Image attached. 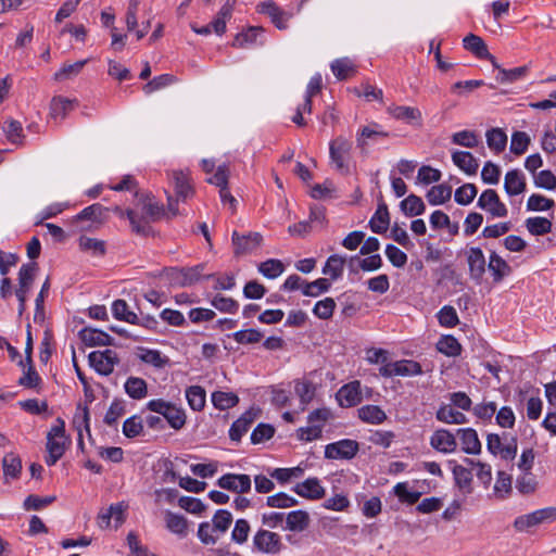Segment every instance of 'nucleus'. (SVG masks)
Here are the masks:
<instances>
[{
    "label": "nucleus",
    "instance_id": "nucleus-62",
    "mask_svg": "<svg viewBox=\"0 0 556 556\" xmlns=\"http://www.w3.org/2000/svg\"><path fill=\"white\" fill-rule=\"evenodd\" d=\"M554 205V200L536 193L530 195L527 202L528 211H548Z\"/></svg>",
    "mask_w": 556,
    "mask_h": 556
},
{
    "label": "nucleus",
    "instance_id": "nucleus-29",
    "mask_svg": "<svg viewBox=\"0 0 556 556\" xmlns=\"http://www.w3.org/2000/svg\"><path fill=\"white\" fill-rule=\"evenodd\" d=\"M255 419V414L251 410L245 412L230 427L229 437L232 441H240L243 434L249 430Z\"/></svg>",
    "mask_w": 556,
    "mask_h": 556
},
{
    "label": "nucleus",
    "instance_id": "nucleus-5",
    "mask_svg": "<svg viewBox=\"0 0 556 556\" xmlns=\"http://www.w3.org/2000/svg\"><path fill=\"white\" fill-rule=\"evenodd\" d=\"M173 180L175 186L176 200L173 197L167 198V207L169 215L176 216L178 214V210L175 206L177 201H186L188 198L192 197L194 190L190 185L189 177L186 173L181 170H177L173 173Z\"/></svg>",
    "mask_w": 556,
    "mask_h": 556
},
{
    "label": "nucleus",
    "instance_id": "nucleus-45",
    "mask_svg": "<svg viewBox=\"0 0 556 556\" xmlns=\"http://www.w3.org/2000/svg\"><path fill=\"white\" fill-rule=\"evenodd\" d=\"M2 468L5 477L17 479L22 470V460L15 453H8L2 459Z\"/></svg>",
    "mask_w": 556,
    "mask_h": 556
},
{
    "label": "nucleus",
    "instance_id": "nucleus-25",
    "mask_svg": "<svg viewBox=\"0 0 556 556\" xmlns=\"http://www.w3.org/2000/svg\"><path fill=\"white\" fill-rule=\"evenodd\" d=\"M388 113L395 119L405 121L407 123L421 122V112L417 108L405 105H391Z\"/></svg>",
    "mask_w": 556,
    "mask_h": 556
},
{
    "label": "nucleus",
    "instance_id": "nucleus-37",
    "mask_svg": "<svg viewBox=\"0 0 556 556\" xmlns=\"http://www.w3.org/2000/svg\"><path fill=\"white\" fill-rule=\"evenodd\" d=\"M453 476L456 485L460 489V491L464 494H470L472 492V473L469 469L465 468L462 465H455L453 467Z\"/></svg>",
    "mask_w": 556,
    "mask_h": 556
},
{
    "label": "nucleus",
    "instance_id": "nucleus-2",
    "mask_svg": "<svg viewBox=\"0 0 556 556\" xmlns=\"http://www.w3.org/2000/svg\"><path fill=\"white\" fill-rule=\"evenodd\" d=\"M67 437L65 435V422L58 418L47 435L46 464L53 466L64 455L66 450Z\"/></svg>",
    "mask_w": 556,
    "mask_h": 556
},
{
    "label": "nucleus",
    "instance_id": "nucleus-42",
    "mask_svg": "<svg viewBox=\"0 0 556 556\" xmlns=\"http://www.w3.org/2000/svg\"><path fill=\"white\" fill-rule=\"evenodd\" d=\"M139 351L140 353L138 357L140 358V361L149 365H152L155 368H163L169 363L168 357L162 355V353L157 350L140 348Z\"/></svg>",
    "mask_w": 556,
    "mask_h": 556
},
{
    "label": "nucleus",
    "instance_id": "nucleus-56",
    "mask_svg": "<svg viewBox=\"0 0 556 556\" xmlns=\"http://www.w3.org/2000/svg\"><path fill=\"white\" fill-rule=\"evenodd\" d=\"M211 304L222 313L235 314L239 309V303L232 298H227L222 294H216Z\"/></svg>",
    "mask_w": 556,
    "mask_h": 556
},
{
    "label": "nucleus",
    "instance_id": "nucleus-27",
    "mask_svg": "<svg viewBox=\"0 0 556 556\" xmlns=\"http://www.w3.org/2000/svg\"><path fill=\"white\" fill-rule=\"evenodd\" d=\"M294 392L300 399V403L302 404V409L314 400L316 394V386L307 379H296L294 380Z\"/></svg>",
    "mask_w": 556,
    "mask_h": 556
},
{
    "label": "nucleus",
    "instance_id": "nucleus-58",
    "mask_svg": "<svg viewBox=\"0 0 556 556\" xmlns=\"http://www.w3.org/2000/svg\"><path fill=\"white\" fill-rule=\"evenodd\" d=\"M511 492V476L505 471H498L494 484V494L498 498H505Z\"/></svg>",
    "mask_w": 556,
    "mask_h": 556
},
{
    "label": "nucleus",
    "instance_id": "nucleus-57",
    "mask_svg": "<svg viewBox=\"0 0 556 556\" xmlns=\"http://www.w3.org/2000/svg\"><path fill=\"white\" fill-rule=\"evenodd\" d=\"M331 288V283L326 278H319L315 281L307 282L304 285L303 288V294L306 296H313L316 298L320 295L321 293H325L329 291Z\"/></svg>",
    "mask_w": 556,
    "mask_h": 556
},
{
    "label": "nucleus",
    "instance_id": "nucleus-50",
    "mask_svg": "<svg viewBox=\"0 0 556 556\" xmlns=\"http://www.w3.org/2000/svg\"><path fill=\"white\" fill-rule=\"evenodd\" d=\"M437 349L440 353L446 356H458L462 352V345L453 336H442L437 343Z\"/></svg>",
    "mask_w": 556,
    "mask_h": 556
},
{
    "label": "nucleus",
    "instance_id": "nucleus-63",
    "mask_svg": "<svg viewBox=\"0 0 556 556\" xmlns=\"http://www.w3.org/2000/svg\"><path fill=\"white\" fill-rule=\"evenodd\" d=\"M452 142L465 148H475L479 143L478 136L470 130H462L453 134Z\"/></svg>",
    "mask_w": 556,
    "mask_h": 556
},
{
    "label": "nucleus",
    "instance_id": "nucleus-55",
    "mask_svg": "<svg viewBox=\"0 0 556 556\" xmlns=\"http://www.w3.org/2000/svg\"><path fill=\"white\" fill-rule=\"evenodd\" d=\"M528 73V66H519L511 70L500 68L496 80L501 84H508L523 78Z\"/></svg>",
    "mask_w": 556,
    "mask_h": 556
},
{
    "label": "nucleus",
    "instance_id": "nucleus-11",
    "mask_svg": "<svg viewBox=\"0 0 556 556\" xmlns=\"http://www.w3.org/2000/svg\"><path fill=\"white\" fill-rule=\"evenodd\" d=\"M251 478L244 473H226L217 480V485L236 493H247L251 490Z\"/></svg>",
    "mask_w": 556,
    "mask_h": 556
},
{
    "label": "nucleus",
    "instance_id": "nucleus-36",
    "mask_svg": "<svg viewBox=\"0 0 556 556\" xmlns=\"http://www.w3.org/2000/svg\"><path fill=\"white\" fill-rule=\"evenodd\" d=\"M346 258L339 254H332L328 257L323 274L329 275L331 280H337L342 276Z\"/></svg>",
    "mask_w": 556,
    "mask_h": 556
},
{
    "label": "nucleus",
    "instance_id": "nucleus-8",
    "mask_svg": "<svg viewBox=\"0 0 556 556\" xmlns=\"http://www.w3.org/2000/svg\"><path fill=\"white\" fill-rule=\"evenodd\" d=\"M88 359L90 366L102 376L111 375L114 366L118 363V357L112 350L93 351L89 354Z\"/></svg>",
    "mask_w": 556,
    "mask_h": 556
},
{
    "label": "nucleus",
    "instance_id": "nucleus-24",
    "mask_svg": "<svg viewBox=\"0 0 556 556\" xmlns=\"http://www.w3.org/2000/svg\"><path fill=\"white\" fill-rule=\"evenodd\" d=\"M77 105L75 99L64 98L62 96L53 97L50 103V115L54 119L65 118L68 112L73 111Z\"/></svg>",
    "mask_w": 556,
    "mask_h": 556
},
{
    "label": "nucleus",
    "instance_id": "nucleus-54",
    "mask_svg": "<svg viewBox=\"0 0 556 556\" xmlns=\"http://www.w3.org/2000/svg\"><path fill=\"white\" fill-rule=\"evenodd\" d=\"M395 376H417L422 374V369L419 363L412 359H402L394 362Z\"/></svg>",
    "mask_w": 556,
    "mask_h": 556
},
{
    "label": "nucleus",
    "instance_id": "nucleus-30",
    "mask_svg": "<svg viewBox=\"0 0 556 556\" xmlns=\"http://www.w3.org/2000/svg\"><path fill=\"white\" fill-rule=\"evenodd\" d=\"M309 515L305 510H293L286 516V529L302 532L309 526Z\"/></svg>",
    "mask_w": 556,
    "mask_h": 556
},
{
    "label": "nucleus",
    "instance_id": "nucleus-48",
    "mask_svg": "<svg viewBox=\"0 0 556 556\" xmlns=\"http://www.w3.org/2000/svg\"><path fill=\"white\" fill-rule=\"evenodd\" d=\"M112 313L118 320H124L129 324H139V317L137 314L128 309V305L124 300H116L113 302Z\"/></svg>",
    "mask_w": 556,
    "mask_h": 556
},
{
    "label": "nucleus",
    "instance_id": "nucleus-22",
    "mask_svg": "<svg viewBox=\"0 0 556 556\" xmlns=\"http://www.w3.org/2000/svg\"><path fill=\"white\" fill-rule=\"evenodd\" d=\"M526 178L518 169L508 170L505 175L504 189L510 197L518 195L526 190Z\"/></svg>",
    "mask_w": 556,
    "mask_h": 556
},
{
    "label": "nucleus",
    "instance_id": "nucleus-7",
    "mask_svg": "<svg viewBox=\"0 0 556 556\" xmlns=\"http://www.w3.org/2000/svg\"><path fill=\"white\" fill-rule=\"evenodd\" d=\"M477 206L486 213H489L492 217H506L508 214V210L503 203L497 194V192L493 189L484 190L477 202Z\"/></svg>",
    "mask_w": 556,
    "mask_h": 556
},
{
    "label": "nucleus",
    "instance_id": "nucleus-44",
    "mask_svg": "<svg viewBox=\"0 0 556 556\" xmlns=\"http://www.w3.org/2000/svg\"><path fill=\"white\" fill-rule=\"evenodd\" d=\"M126 393L135 400H141L147 396L148 387L142 378L129 377L125 382Z\"/></svg>",
    "mask_w": 556,
    "mask_h": 556
},
{
    "label": "nucleus",
    "instance_id": "nucleus-32",
    "mask_svg": "<svg viewBox=\"0 0 556 556\" xmlns=\"http://www.w3.org/2000/svg\"><path fill=\"white\" fill-rule=\"evenodd\" d=\"M358 418L367 424L380 425L387 419V414L377 405H365L358 408Z\"/></svg>",
    "mask_w": 556,
    "mask_h": 556
},
{
    "label": "nucleus",
    "instance_id": "nucleus-43",
    "mask_svg": "<svg viewBox=\"0 0 556 556\" xmlns=\"http://www.w3.org/2000/svg\"><path fill=\"white\" fill-rule=\"evenodd\" d=\"M264 29L260 26H251L247 30L237 34L231 46L235 48H247L256 42V38Z\"/></svg>",
    "mask_w": 556,
    "mask_h": 556
},
{
    "label": "nucleus",
    "instance_id": "nucleus-39",
    "mask_svg": "<svg viewBox=\"0 0 556 556\" xmlns=\"http://www.w3.org/2000/svg\"><path fill=\"white\" fill-rule=\"evenodd\" d=\"M426 197L431 205L444 204L452 197V187L445 184L433 186Z\"/></svg>",
    "mask_w": 556,
    "mask_h": 556
},
{
    "label": "nucleus",
    "instance_id": "nucleus-47",
    "mask_svg": "<svg viewBox=\"0 0 556 556\" xmlns=\"http://www.w3.org/2000/svg\"><path fill=\"white\" fill-rule=\"evenodd\" d=\"M401 210L407 216H417L425 212L426 206L420 197L409 194L401 202Z\"/></svg>",
    "mask_w": 556,
    "mask_h": 556
},
{
    "label": "nucleus",
    "instance_id": "nucleus-16",
    "mask_svg": "<svg viewBox=\"0 0 556 556\" xmlns=\"http://www.w3.org/2000/svg\"><path fill=\"white\" fill-rule=\"evenodd\" d=\"M78 336L81 342L87 346L112 345L114 341V339L106 332L90 327L81 329Z\"/></svg>",
    "mask_w": 556,
    "mask_h": 556
},
{
    "label": "nucleus",
    "instance_id": "nucleus-23",
    "mask_svg": "<svg viewBox=\"0 0 556 556\" xmlns=\"http://www.w3.org/2000/svg\"><path fill=\"white\" fill-rule=\"evenodd\" d=\"M453 163L467 175H476L479 168L478 160L467 151H455L452 154Z\"/></svg>",
    "mask_w": 556,
    "mask_h": 556
},
{
    "label": "nucleus",
    "instance_id": "nucleus-49",
    "mask_svg": "<svg viewBox=\"0 0 556 556\" xmlns=\"http://www.w3.org/2000/svg\"><path fill=\"white\" fill-rule=\"evenodd\" d=\"M330 67L333 75L339 80H344L355 73V66L353 62L348 58L334 60Z\"/></svg>",
    "mask_w": 556,
    "mask_h": 556
},
{
    "label": "nucleus",
    "instance_id": "nucleus-19",
    "mask_svg": "<svg viewBox=\"0 0 556 556\" xmlns=\"http://www.w3.org/2000/svg\"><path fill=\"white\" fill-rule=\"evenodd\" d=\"M457 434L459 435L462 442V450L464 453L470 455H478L481 453V442L475 429H458Z\"/></svg>",
    "mask_w": 556,
    "mask_h": 556
},
{
    "label": "nucleus",
    "instance_id": "nucleus-12",
    "mask_svg": "<svg viewBox=\"0 0 556 556\" xmlns=\"http://www.w3.org/2000/svg\"><path fill=\"white\" fill-rule=\"evenodd\" d=\"M469 276L476 281H481L485 273V257L483 251L478 247H470L466 250Z\"/></svg>",
    "mask_w": 556,
    "mask_h": 556
},
{
    "label": "nucleus",
    "instance_id": "nucleus-60",
    "mask_svg": "<svg viewBox=\"0 0 556 556\" xmlns=\"http://www.w3.org/2000/svg\"><path fill=\"white\" fill-rule=\"evenodd\" d=\"M334 308L336 301L332 298H325L315 304L313 313L320 319H329L332 317Z\"/></svg>",
    "mask_w": 556,
    "mask_h": 556
},
{
    "label": "nucleus",
    "instance_id": "nucleus-34",
    "mask_svg": "<svg viewBox=\"0 0 556 556\" xmlns=\"http://www.w3.org/2000/svg\"><path fill=\"white\" fill-rule=\"evenodd\" d=\"M186 399L192 410L200 412L205 406L206 393L201 386H191L186 389Z\"/></svg>",
    "mask_w": 556,
    "mask_h": 556
},
{
    "label": "nucleus",
    "instance_id": "nucleus-31",
    "mask_svg": "<svg viewBox=\"0 0 556 556\" xmlns=\"http://www.w3.org/2000/svg\"><path fill=\"white\" fill-rule=\"evenodd\" d=\"M204 264H199L193 267H187L179 270L178 281L181 286H192L197 283L201 278L210 279L214 277V275L203 276L202 273L204 270Z\"/></svg>",
    "mask_w": 556,
    "mask_h": 556
},
{
    "label": "nucleus",
    "instance_id": "nucleus-46",
    "mask_svg": "<svg viewBox=\"0 0 556 556\" xmlns=\"http://www.w3.org/2000/svg\"><path fill=\"white\" fill-rule=\"evenodd\" d=\"M238 402V395L232 392L215 391L212 393V403L217 409H229L236 406Z\"/></svg>",
    "mask_w": 556,
    "mask_h": 556
},
{
    "label": "nucleus",
    "instance_id": "nucleus-64",
    "mask_svg": "<svg viewBox=\"0 0 556 556\" xmlns=\"http://www.w3.org/2000/svg\"><path fill=\"white\" fill-rule=\"evenodd\" d=\"M530 143L529 136L523 131H516L511 136L510 151L516 155L523 154Z\"/></svg>",
    "mask_w": 556,
    "mask_h": 556
},
{
    "label": "nucleus",
    "instance_id": "nucleus-20",
    "mask_svg": "<svg viewBox=\"0 0 556 556\" xmlns=\"http://www.w3.org/2000/svg\"><path fill=\"white\" fill-rule=\"evenodd\" d=\"M388 137L389 132L382 130L378 124H371L359 129L356 135V143L359 149L365 150L368 140L377 141Z\"/></svg>",
    "mask_w": 556,
    "mask_h": 556
},
{
    "label": "nucleus",
    "instance_id": "nucleus-53",
    "mask_svg": "<svg viewBox=\"0 0 556 556\" xmlns=\"http://www.w3.org/2000/svg\"><path fill=\"white\" fill-rule=\"evenodd\" d=\"M478 193V189L473 184H464L455 190V202L460 205L470 204Z\"/></svg>",
    "mask_w": 556,
    "mask_h": 556
},
{
    "label": "nucleus",
    "instance_id": "nucleus-38",
    "mask_svg": "<svg viewBox=\"0 0 556 556\" xmlns=\"http://www.w3.org/2000/svg\"><path fill=\"white\" fill-rule=\"evenodd\" d=\"M73 425L78 432V445L83 447V429H85L90 435L89 412L87 407H81L80 405L77 407V410L73 417Z\"/></svg>",
    "mask_w": 556,
    "mask_h": 556
},
{
    "label": "nucleus",
    "instance_id": "nucleus-18",
    "mask_svg": "<svg viewBox=\"0 0 556 556\" xmlns=\"http://www.w3.org/2000/svg\"><path fill=\"white\" fill-rule=\"evenodd\" d=\"M38 271V265L35 262L23 264L18 270V286L15 289V293L27 294L35 281L36 274Z\"/></svg>",
    "mask_w": 556,
    "mask_h": 556
},
{
    "label": "nucleus",
    "instance_id": "nucleus-3",
    "mask_svg": "<svg viewBox=\"0 0 556 556\" xmlns=\"http://www.w3.org/2000/svg\"><path fill=\"white\" fill-rule=\"evenodd\" d=\"M353 143L343 136H338L329 143V156L336 169L342 175L351 174Z\"/></svg>",
    "mask_w": 556,
    "mask_h": 556
},
{
    "label": "nucleus",
    "instance_id": "nucleus-13",
    "mask_svg": "<svg viewBox=\"0 0 556 556\" xmlns=\"http://www.w3.org/2000/svg\"><path fill=\"white\" fill-rule=\"evenodd\" d=\"M263 241L260 232H249L248 235L240 236L238 231L232 232V244L236 255H242L256 250Z\"/></svg>",
    "mask_w": 556,
    "mask_h": 556
},
{
    "label": "nucleus",
    "instance_id": "nucleus-40",
    "mask_svg": "<svg viewBox=\"0 0 556 556\" xmlns=\"http://www.w3.org/2000/svg\"><path fill=\"white\" fill-rule=\"evenodd\" d=\"M538 486L539 481L532 471H522L516 479V489L523 495L534 493Z\"/></svg>",
    "mask_w": 556,
    "mask_h": 556
},
{
    "label": "nucleus",
    "instance_id": "nucleus-41",
    "mask_svg": "<svg viewBox=\"0 0 556 556\" xmlns=\"http://www.w3.org/2000/svg\"><path fill=\"white\" fill-rule=\"evenodd\" d=\"M552 222L546 217L535 216L526 219V228L533 236H544L552 231Z\"/></svg>",
    "mask_w": 556,
    "mask_h": 556
},
{
    "label": "nucleus",
    "instance_id": "nucleus-17",
    "mask_svg": "<svg viewBox=\"0 0 556 556\" xmlns=\"http://www.w3.org/2000/svg\"><path fill=\"white\" fill-rule=\"evenodd\" d=\"M488 269L492 275L495 283L501 282L505 277L509 276L513 271L510 265L500 256L495 251L489 255Z\"/></svg>",
    "mask_w": 556,
    "mask_h": 556
},
{
    "label": "nucleus",
    "instance_id": "nucleus-1",
    "mask_svg": "<svg viewBox=\"0 0 556 556\" xmlns=\"http://www.w3.org/2000/svg\"><path fill=\"white\" fill-rule=\"evenodd\" d=\"M139 202L141 203L142 212L144 216L139 217L134 210H126L125 215L130 222L131 228L136 233L147 235L150 230L149 223L159 220L165 215L164 207L156 202H153L149 195L141 197Z\"/></svg>",
    "mask_w": 556,
    "mask_h": 556
},
{
    "label": "nucleus",
    "instance_id": "nucleus-4",
    "mask_svg": "<svg viewBox=\"0 0 556 556\" xmlns=\"http://www.w3.org/2000/svg\"><path fill=\"white\" fill-rule=\"evenodd\" d=\"M148 409L161 414L175 430H180L186 425V413L182 408L173 405L162 399L151 400L147 404Z\"/></svg>",
    "mask_w": 556,
    "mask_h": 556
},
{
    "label": "nucleus",
    "instance_id": "nucleus-9",
    "mask_svg": "<svg viewBox=\"0 0 556 556\" xmlns=\"http://www.w3.org/2000/svg\"><path fill=\"white\" fill-rule=\"evenodd\" d=\"M359 450L357 441L343 439L329 443L325 447V457L328 459H351Z\"/></svg>",
    "mask_w": 556,
    "mask_h": 556
},
{
    "label": "nucleus",
    "instance_id": "nucleus-35",
    "mask_svg": "<svg viewBox=\"0 0 556 556\" xmlns=\"http://www.w3.org/2000/svg\"><path fill=\"white\" fill-rule=\"evenodd\" d=\"M464 48L477 58L490 56V52L483 39L477 35L469 34L463 39Z\"/></svg>",
    "mask_w": 556,
    "mask_h": 556
},
{
    "label": "nucleus",
    "instance_id": "nucleus-61",
    "mask_svg": "<svg viewBox=\"0 0 556 556\" xmlns=\"http://www.w3.org/2000/svg\"><path fill=\"white\" fill-rule=\"evenodd\" d=\"M266 505L274 508H288L298 505V500L286 493H277L266 498Z\"/></svg>",
    "mask_w": 556,
    "mask_h": 556
},
{
    "label": "nucleus",
    "instance_id": "nucleus-28",
    "mask_svg": "<svg viewBox=\"0 0 556 556\" xmlns=\"http://www.w3.org/2000/svg\"><path fill=\"white\" fill-rule=\"evenodd\" d=\"M435 418L444 424L462 425L467 422V417L453 408L451 404H442L437 410Z\"/></svg>",
    "mask_w": 556,
    "mask_h": 556
},
{
    "label": "nucleus",
    "instance_id": "nucleus-14",
    "mask_svg": "<svg viewBox=\"0 0 556 556\" xmlns=\"http://www.w3.org/2000/svg\"><path fill=\"white\" fill-rule=\"evenodd\" d=\"M336 397L341 407H353L358 405L363 400L361 382L355 380L344 384L339 389Z\"/></svg>",
    "mask_w": 556,
    "mask_h": 556
},
{
    "label": "nucleus",
    "instance_id": "nucleus-33",
    "mask_svg": "<svg viewBox=\"0 0 556 556\" xmlns=\"http://www.w3.org/2000/svg\"><path fill=\"white\" fill-rule=\"evenodd\" d=\"M166 528L180 538H185L188 534V520L181 516L174 514L169 510L165 513Z\"/></svg>",
    "mask_w": 556,
    "mask_h": 556
},
{
    "label": "nucleus",
    "instance_id": "nucleus-15",
    "mask_svg": "<svg viewBox=\"0 0 556 556\" xmlns=\"http://www.w3.org/2000/svg\"><path fill=\"white\" fill-rule=\"evenodd\" d=\"M430 445L438 452L448 454L456 450L457 442L451 431L439 429L430 437Z\"/></svg>",
    "mask_w": 556,
    "mask_h": 556
},
{
    "label": "nucleus",
    "instance_id": "nucleus-59",
    "mask_svg": "<svg viewBox=\"0 0 556 556\" xmlns=\"http://www.w3.org/2000/svg\"><path fill=\"white\" fill-rule=\"evenodd\" d=\"M175 81H176L175 76H173L170 74H162L160 76L154 77L149 83H147L143 86V91L147 94H150V93H152L154 91H157L160 89H163V88L174 84Z\"/></svg>",
    "mask_w": 556,
    "mask_h": 556
},
{
    "label": "nucleus",
    "instance_id": "nucleus-26",
    "mask_svg": "<svg viewBox=\"0 0 556 556\" xmlns=\"http://www.w3.org/2000/svg\"><path fill=\"white\" fill-rule=\"evenodd\" d=\"M390 225V215L388 206L384 202L380 203L377 207L376 213L369 220V226L375 233H384Z\"/></svg>",
    "mask_w": 556,
    "mask_h": 556
},
{
    "label": "nucleus",
    "instance_id": "nucleus-6",
    "mask_svg": "<svg viewBox=\"0 0 556 556\" xmlns=\"http://www.w3.org/2000/svg\"><path fill=\"white\" fill-rule=\"evenodd\" d=\"M282 542L279 534L260 529L253 536V547L261 553L275 555L282 549Z\"/></svg>",
    "mask_w": 556,
    "mask_h": 556
},
{
    "label": "nucleus",
    "instance_id": "nucleus-10",
    "mask_svg": "<svg viewBox=\"0 0 556 556\" xmlns=\"http://www.w3.org/2000/svg\"><path fill=\"white\" fill-rule=\"evenodd\" d=\"M257 12L267 15L278 29H287L288 22L292 17L291 13L283 11L273 0L261 2L257 5Z\"/></svg>",
    "mask_w": 556,
    "mask_h": 556
},
{
    "label": "nucleus",
    "instance_id": "nucleus-21",
    "mask_svg": "<svg viewBox=\"0 0 556 556\" xmlns=\"http://www.w3.org/2000/svg\"><path fill=\"white\" fill-rule=\"evenodd\" d=\"M294 492L302 497L309 500H319L325 495V489L321 486L317 478H308L305 481L298 483Z\"/></svg>",
    "mask_w": 556,
    "mask_h": 556
},
{
    "label": "nucleus",
    "instance_id": "nucleus-52",
    "mask_svg": "<svg viewBox=\"0 0 556 556\" xmlns=\"http://www.w3.org/2000/svg\"><path fill=\"white\" fill-rule=\"evenodd\" d=\"M285 270V265L276 258L267 260L258 265V271L269 279H275Z\"/></svg>",
    "mask_w": 556,
    "mask_h": 556
},
{
    "label": "nucleus",
    "instance_id": "nucleus-51",
    "mask_svg": "<svg viewBox=\"0 0 556 556\" xmlns=\"http://www.w3.org/2000/svg\"><path fill=\"white\" fill-rule=\"evenodd\" d=\"M486 142L491 150L502 152L507 143L506 134L500 128H492L486 131Z\"/></svg>",
    "mask_w": 556,
    "mask_h": 556
}]
</instances>
